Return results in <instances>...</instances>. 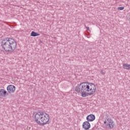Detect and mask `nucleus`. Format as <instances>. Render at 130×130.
Listing matches in <instances>:
<instances>
[{"label":"nucleus","instance_id":"f257e3e1","mask_svg":"<svg viewBox=\"0 0 130 130\" xmlns=\"http://www.w3.org/2000/svg\"><path fill=\"white\" fill-rule=\"evenodd\" d=\"M75 91L85 98L88 95H93L96 92V86L93 83L82 82L75 87Z\"/></svg>","mask_w":130,"mask_h":130},{"label":"nucleus","instance_id":"f03ea898","mask_svg":"<svg viewBox=\"0 0 130 130\" xmlns=\"http://www.w3.org/2000/svg\"><path fill=\"white\" fill-rule=\"evenodd\" d=\"M1 46L6 52H13L17 48V43L13 39L7 38L2 41Z\"/></svg>","mask_w":130,"mask_h":130},{"label":"nucleus","instance_id":"7ed1b4c3","mask_svg":"<svg viewBox=\"0 0 130 130\" xmlns=\"http://www.w3.org/2000/svg\"><path fill=\"white\" fill-rule=\"evenodd\" d=\"M43 112H38L35 115V120L37 122V123L39 124V125H41V122H42V118L43 117Z\"/></svg>","mask_w":130,"mask_h":130},{"label":"nucleus","instance_id":"20e7f679","mask_svg":"<svg viewBox=\"0 0 130 130\" xmlns=\"http://www.w3.org/2000/svg\"><path fill=\"white\" fill-rule=\"evenodd\" d=\"M104 123L105 124H106L107 127L108 128H109L110 129H111V128H113L114 126V122H113V120L111 119V118H107V120H105L104 122Z\"/></svg>","mask_w":130,"mask_h":130},{"label":"nucleus","instance_id":"39448f33","mask_svg":"<svg viewBox=\"0 0 130 130\" xmlns=\"http://www.w3.org/2000/svg\"><path fill=\"white\" fill-rule=\"evenodd\" d=\"M48 121H49V115L46 113H45V114H43V118L42 119V122H41L40 125H45V124L49 123Z\"/></svg>","mask_w":130,"mask_h":130},{"label":"nucleus","instance_id":"423d86ee","mask_svg":"<svg viewBox=\"0 0 130 130\" xmlns=\"http://www.w3.org/2000/svg\"><path fill=\"white\" fill-rule=\"evenodd\" d=\"M7 90L8 93L12 94V93H14L16 91V87L13 85H10L7 86Z\"/></svg>","mask_w":130,"mask_h":130},{"label":"nucleus","instance_id":"0eeeda50","mask_svg":"<svg viewBox=\"0 0 130 130\" xmlns=\"http://www.w3.org/2000/svg\"><path fill=\"white\" fill-rule=\"evenodd\" d=\"M82 127L85 129H89V128L91 127V125L89 121H85L83 123Z\"/></svg>","mask_w":130,"mask_h":130},{"label":"nucleus","instance_id":"6e6552de","mask_svg":"<svg viewBox=\"0 0 130 130\" xmlns=\"http://www.w3.org/2000/svg\"><path fill=\"white\" fill-rule=\"evenodd\" d=\"M86 119L88 121H93L95 120V115L93 114H90L87 116Z\"/></svg>","mask_w":130,"mask_h":130},{"label":"nucleus","instance_id":"1a4fd4ad","mask_svg":"<svg viewBox=\"0 0 130 130\" xmlns=\"http://www.w3.org/2000/svg\"><path fill=\"white\" fill-rule=\"evenodd\" d=\"M6 94H7V91L4 89H0V98L6 96Z\"/></svg>","mask_w":130,"mask_h":130},{"label":"nucleus","instance_id":"9d476101","mask_svg":"<svg viewBox=\"0 0 130 130\" xmlns=\"http://www.w3.org/2000/svg\"><path fill=\"white\" fill-rule=\"evenodd\" d=\"M123 68L124 70H130V64L123 63Z\"/></svg>","mask_w":130,"mask_h":130},{"label":"nucleus","instance_id":"9b49d317","mask_svg":"<svg viewBox=\"0 0 130 130\" xmlns=\"http://www.w3.org/2000/svg\"><path fill=\"white\" fill-rule=\"evenodd\" d=\"M39 35H40V34L35 32V31H31L30 34V36H32V37H36V36H39Z\"/></svg>","mask_w":130,"mask_h":130},{"label":"nucleus","instance_id":"f8f14e48","mask_svg":"<svg viewBox=\"0 0 130 130\" xmlns=\"http://www.w3.org/2000/svg\"><path fill=\"white\" fill-rule=\"evenodd\" d=\"M124 9V7H118L117 10H119V11H121Z\"/></svg>","mask_w":130,"mask_h":130},{"label":"nucleus","instance_id":"ddd939ff","mask_svg":"<svg viewBox=\"0 0 130 130\" xmlns=\"http://www.w3.org/2000/svg\"><path fill=\"white\" fill-rule=\"evenodd\" d=\"M100 73L101 75H105V72H103V70H101Z\"/></svg>","mask_w":130,"mask_h":130},{"label":"nucleus","instance_id":"4468645a","mask_svg":"<svg viewBox=\"0 0 130 130\" xmlns=\"http://www.w3.org/2000/svg\"><path fill=\"white\" fill-rule=\"evenodd\" d=\"M86 29H87V30H88L89 31H90V28H89V27L88 26H85Z\"/></svg>","mask_w":130,"mask_h":130}]
</instances>
